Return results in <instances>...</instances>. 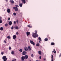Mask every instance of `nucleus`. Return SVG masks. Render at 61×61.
<instances>
[{
    "mask_svg": "<svg viewBox=\"0 0 61 61\" xmlns=\"http://www.w3.org/2000/svg\"><path fill=\"white\" fill-rule=\"evenodd\" d=\"M35 33H32V37H34V38H36L37 37H38V35H37V31L36 30L35 32Z\"/></svg>",
    "mask_w": 61,
    "mask_h": 61,
    "instance_id": "f257e3e1",
    "label": "nucleus"
},
{
    "mask_svg": "<svg viewBox=\"0 0 61 61\" xmlns=\"http://www.w3.org/2000/svg\"><path fill=\"white\" fill-rule=\"evenodd\" d=\"M29 50V51H31V48H30V46H29L28 47V48L27 47H25V51H27L28 50Z\"/></svg>",
    "mask_w": 61,
    "mask_h": 61,
    "instance_id": "f03ea898",
    "label": "nucleus"
},
{
    "mask_svg": "<svg viewBox=\"0 0 61 61\" xmlns=\"http://www.w3.org/2000/svg\"><path fill=\"white\" fill-rule=\"evenodd\" d=\"M2 59H3L4 61H6L7 60V58H6V56H4L2 57Z\"/></svg>",
    "mask_w": 61,
    "mask_h": 61,
    "instance_id": "7ed1b4c3",
    "label": "nucleus"
},
{
    "mask_svg": "<svg viewBox=\"0 0 61 61\" xmlns=\"http://www.w3.org/2000/svg\"><path fill=\"white\" fill-rule=\"evenodd\" d=\"M13 8L15 10V11H18V8L16 7H13Z\"/></svg>",
    "mask_w": 61,
    "mask_h": 61,
    "instance_id": "20e7f679",
    "label": "nucleus"
},
{
    "mask_svg": "<svg viewBox=\"0 0 61 61\" xmlns=\"http://www.w3.org/2000/svg\"><path fill=\"white\" fill-rule=\"evenodd\" d=\"M30 43L31 44V45H33V46H35V42H34L32 40H30Z\"/></svg>",
    "mask_w": 61,
    "mask_h": 61,
    "instance_id": "39448f33",
    "label": "nucleus"
},
{
    "mask_svg": "<svg viewBox=\"0 0 61 61\" xmlns=\"http://www.w3.org/2000/svg\"><path fill=\"white\" fill-rule=\"evenodd\" d=\"M21 61H24V60L25 59V57L24 56H22L21 57Z\"/></svg>",
    "mask_w": 61,
    "mask_h": 61,
    "instance_id": "423d86ee",
    "label": "nucleus"
},
{
    "mask_svg": "<svg viewBox=\"0 0 61 61\" xmlns=\"http://www.w3.org/2000/svg\"><path fill=\"white\" fill-rule=\"evenodd\" d=\"M26 54V51H23L22 52V54L23 55H24L25 56V55Z\"/></svg>",
    "mask_w": 61,
    "mask_h": 61,
    "instance_id": "0eeeda50",
    "label": "nucleus"
},
{
    "mask_svg": "<svg viewBox=\"0 0 61 61\" xmlns=\"http://www.w3.org/2000/svg\"><path fill=\"white\" fill-rule=\"evenodd\" d=\"M22 3L25 4V0H21Z\"/></svg>",
    "mask_w": 61,
    "mask_h": 61,
    "instance_id": "6e6552de",
    "label": "nucleus"
},
{
    "mask_svg": "<svg viewBox=\"0 0 61 61\" xmlns=\"http://www.w3.org/2000/svg\"><path fill=\"white\" fill-rule=\"evenodd\" d=\"M16 38V36L15 35H14L13 36V39H15Z\"/></svg>",
    "mask_w": 61,
    "mask_h": 61,
    "instance_id": "1a4fd4ad",
    "label": "nucleus"
},
{
    "mask_svg": "<svg viewBox=\"0 0 61 61\" xmlns=\"http://www.w3.org/2000/svg\"><path fill=\"white\" fill-rule=\"evenodd\" d=\"M30 34V32H26V35L27 36H29Z\"/></svg>",
    "mask_w": 61,
    "mask_h": 61,
    "instance_id": "9d476101",
    "label": "nucleus"
},
{
    "mask_svg": "<svg viewBox=\"0 0 61 61\" xmlns=\"http://www.w3.org/2000/svg\"><path fill=\"white\" fill-rule=\"evenodd\" d=\"M25 58L26 59H27L28 57V56L27 55H26L25 56Z\"/></svg>",
    "mask_w": 61,
    "mask_h": 61,
    "instance_id": "9b49d317",
    "label": "nucleus"
},
{
    "mask_svg": "<svg viewBox=\"0 0 61 61\" xmlns=\"http://www.w3.org/2000/svg\"><path fill=\"white\" fill-rule=\"evenodd\" d=\"M10 1L11 3H12V4H14V1H13V0H10Z\"/></svg>",
    "mask_w": 61,
    "mask_h": 61,
    "instance_id": "f8f14e48",
    "label": "nucleus"
},
{
    "mask_svg": "<svg viewBox=\"0 0 61 61\" xmlns=\"http://www.w3.org/2000/svg\"><path fill=\"white\" fill-rule=\"evenodd\" d=\"M7 12L8 13H9L10 12V9H8L7 10Z\"/></svg>",
    "mask_w": 61,
    "mask_h": 61,
    "instance_id": "ddd939ff",
    "label": "nucleus"
},
{
    "mask_svg": "<svg viewBox=\"0 0 61 61\" xmlns=\"http://www.w3.org/2000/svg\"><path fill=\"white\" fill-rule=\"evenodd\" d=\"M14 28L15 29H17V30L19 28H18V27L17 26H15Z\"/></svg>",
    "mask_w": 61,
    "mask_h": 61,
    "instance_id": "4468645a",
    "label": "nucleus"
},
{
    "mask_svg": "<svg viewBox=\"0 0 61 61\" xmlns=\"http://www.w3.org/2000/svg\"><path fill=\"white\" fill-rule=\"evenodd\" d=\"M51 61H54V60H53V59H54V58L53 57V55H51Z\"/></svg>",
    "mask_w": 61,
    "mask_h": 61,
    "instance_id": "2eb2a0df",
    "label": "nucleus"
},
{
    "mask_svg": "<svg viewBox=\"0 0 61 61\" xmlns=\"http://www.w3.org/2000/svg\"><path fill=\"white\" fill-rule=\"evenodd\" d=\"M52 53H54L55 54H56V51L55 49H54L53 51H52Z\"/></svg>",
    "mask_w": 61,
    "mask_h": 61,
    "instance_id": "dca6fc26",
    "label": "nucleus"
},
{
    "mask_svg": "<svg viewBox=\"0 0 61 61\" xmlns=\"http://www.w3.org/2000/svg\"><path fill=\"white\" fill-rule=\"evenodd\" d=\"M38 53L40 55H41V53H42L41 52V51H39L38 52Z\"/></svg>",
    "mask_w": 61,
    "mask_h": 61,
    "instance_id": "f3484780",
    "label": "nucleus"
},
{
    "mask_svg": "<svg viewBox=\"0 0 61 61\" xmlns=\"http://www.w3.org/2000/svg\"><path fill=\"white\" fill-rule=\"evenodd\" d=\"M51 46H54L55 45V43L51 42Z\"/></svg>",
    "mask_w": 61,
    "mask_h": 61,
    "instance_id": "a211bd4d",
    "label": "nucleus"
},
{
    "mask_svg": "<svg viewBox=\"0 0 61 61\" xmlns=\"http://www.w3.org/2000/svg\"><path fill=\"white\" fill-rule=\"evenodd\" d=\"M38 39L39 40V41H42V39L41 38H40V37H39L38 38Z\"/></svg>",
    "mask_w": 61,
    "mask_h": 61,
    "instance_id": "6ab92c4d",
    "label": "nucleus"
},
{
    "mask_svg": "<svg viewBox=\"0 0 61 61\" xmlns=\"http://www.w3.org/2000/svg\"><path fill=\"white\" fill-rule=\"evenodd\" d=\"M19 5L21 7H22V6L23 5V4H22V3H20V4H19Z\"/></svg>",
    "mask_w": 61,
    "mask_h": 61,
    "instance_id": "aec40b11",
    "label": "nucleus"
},
{
    "mask_svg": "<svg viewBox=\"0 0 61 61\" xmlns=\"http://www.w3.org/2000/svg\"><path fill=\"white\" fill-rule=\"evenodd\" d=\"M12 24V22L11 21H10L9 22V25H11Z\"/></svg>",
    "mask_w": 61,
    "mask_h": 61,
    "instance_id": "412c9836",
    "label": "nucleus"
},
{
    "mask_svg": "<svg viewBox=\"0 0 61 61\" xmlns=\"http://www.w3.org/2000/svg\"><path fill=\"white\" fill-rule=\"evenodd\" d=\"M28 27H29L30 28H32V26H30V25H27Z\"/></svg>",
    "mask_w": 61,
    "mask_h": 61,
    "instance_id": "4be33fe9",
    "label": "nucleus"
},
{
    "mask_svg": "<svg viewBox=\"0 0 61 61\" xmlns=\"http://www.w3.org/2000/svg\"><path fill=\"white\" fill-rule=\"evenodd\" d=\"M44 40H45V41H48V38H46L44 39Z\"/></svg>",
    "mask_w": 61,
    "mask_h": 61,
    "instance_id": "5701e85b",
    "label": "nucleus"
},
{
    "mask_svg": "<svg viewBox=\"0 0 61 61\" xmlns=\"http://www.w3.org/2000/svg\"><path fill=\"white\" fill-rule=\"evenodd\" d=\"M47 36V37L49 38V40H50V39H51V38H50L49 36Z\"/></svg>",
    "mask_w": 61,
    "mask_h": 61,
    "instance_id": "b1692460",
    "label": "nucleus"
},
{
    "mask_svg": "<svg viewBox=\"0 0 61 61\" xmlns=\"http://www.w3.org/2000/svg\"><path fill=\"white\" fill-rule=\"evenodd\" d=\"M14 53L15 52L14 51H12L11 52V54H12V55L14 54Z\"/></svg>",
    "mask_w": 61,
    "mask_h": 61,
    "instance_id": "393cba45",
    "label": "nucleus"
},
{
    "mask_svg": "<svg viewBox=\"0 0 61 61\" xmlns=\"http://www.w3.org/2000/svg\"><path fill=\"white\" fill-rule=\"evenodd\" d=\"M39 46V43H37L36 44V46Z\"/></svg>",
    "mask_w": 61,
    "mask_h": 61,
    "instance_id": "a878e982",
    "label": "nucleus"
},
{
    "mask_svg": "<svg viewBox=\"0 0 61 61\" xmlns=\"http://www.w3.org/2000/svg\"><path fill=\"white\" fill-rule=\"evenodd\" d=\"M19 51H20V52H23V50H22V49H20Z\"/></svg>",
    "mask_w": 61,
    "mask_h": 61,
    "instance_id": "bb28decb",
    "label": "nucleus"
},
{
    "mask_svg": "<svg viewBox=\"0 0 61 61\" xmlns=\"http://www.w3.org/2000/svg\"><path fill=\"white\" fill-rule=\"evenodd\" d=\"M0 30L1 31H2L3 30V28L2 27H1L0 28Z\"/></svg>",
    "mask_w": 61,
    "mask_h": 61,
    "instance_id": "cd10ccee",
    "label": "nucleus"
},
{
    "mask_svg": "<svg viewBox=\"0 0 61 61\" xmlns=\"http://www.w3.org/2000/svg\"><path fill=\"white\" fill-rule=\"evenodd\" d=\"M13 15H15V16L16 15V14L15 13H14L13 14Z\"/></svg>",
    "mask_w": 61,
    "mask_h": 61,
    "instance_id": "c85d7f7f",
    "label": "nucleus"
},
{
    "mask_svg": "<svg viewBox=\"0 0 61 61\" xmlns=\"http://www.w3.org/2000/svg\"><path fill=\"white\" fill-rule=\"evenodd\" d=\"M7 37L8 38V39H10V36H7Z\"/></svg>",
    "mask_w": 61,
    "mask_h": 61,
    "instance_id": "c756f323",
    "label": "nucleus"
},
{
    "mask_svg": "<svg viewBox=\"0 0 61 61\" xmlns=\"http://www.w3.org/2000/svg\"><path fill=\"white\" fill-rule=\"evenodd\" d=\"M15 6H16V7H19V5H15Z\"/></svg>",
    "mask_w": 61,
    "mask_h": 61,
    "instance_id": "7c9ffc66",
    "label": "nucleus"
},
{
    "mask_svg": "<svg viewBox=\"0 0 61 61\" xmlns=\"http://www.w3.org/2000/svg\"><path fill=\"white\" fill-rule=\"evenodd\" d=\"M14 29V26H12L11 27V29L13 30V29Z\"/></svg>",
    "mask_w": 61,
    "mask_h": 61,
    "instance_id": "2f4dec72",
    "label": "nucleus"
},
{
    "mask_svg": "<svg viewBox=\"0 0 61 61\" xmlns=\"http://www.w3.org/2000/svg\"><path fill=\"white\" fill-rule=\"evenodd\" d=\"M11 47H9V50H11Z\"/></svg>",
    "mask_w": 61,
    "mask_h": 61,
    "instance_id": "473e14b6",
    "label": "nucleus"
},
{
    "mask_svg": "<svg viewBox=\"0 0 61 61\" xmlns=\"http://www.w3.org/2000/svg\"><path fill=\"white\" fill-rule=\"evenodd\" d=\"M16 59H14L12 61H16Z\"/></svg>",
    "mask_w": 61,
    "mask_h": 61,
    "instance_id": "72a5a7b5",
    "label": "nucleus"
},
{
    "mask_svg": "<svg viewBox=\"0 0 61 61\" xmlns=\"http://www.w3.org/2000/svg\"><path fill=\"white\" fill-rule=\"evenodd\" d=\"M1 55H4V52H1Z\"/></svg>",
    "mask_w": 61,
    "mask_h": 61,
    "instance_id": "f704fd0d",
    "label": "nucleus"
},
{
    "mask_svg": "<svg viewBox=\"0 0 61 61\" xmlns=\"http://www.w3.org/2000/svg\"><path fill=\"white\" fill-rule=\"evenodd\" d=\"M5 26H7V25H8V24H5Z\"/></svg>",
    "mask_w": 61,
    "mask_h": 61,
    "instance_id": "c9c22d12",
    "label": "nucleus"
},
{
    "mask_svg": "<svg viewBox=\"0 0 61 61\" xmlns=\"http://www.w3.org/2000/svg\"><path fill=\"white\" fill-rule=\"evenodd\" d=\"M2 20H0V23L1 24L2 23Z\"/></svg>",
    "mask_w": 61,
    "mask_h": 61,
    "instance_id": "e433bc0d",
    "label": "nucleus"
},
{
    "mask_svg": "<svg viewBox=\"0 0 61 61\" xmlns=\"http://www.w3.org/2000/svg\"><path fill=\"white\" fill-rule=\"evenodd\" d=\"M18 34H19V33H18V32H17L16 33V35H18Z\"/></svg>",
    "mask_w": 61,
    "mask_h": 61,
    "instance_id": "4c0bfd02",
    "label": "nucleus"
},
{
    "mask_svg": "<svg viewBox=\"0 0 61 61\" xmlns=\"http://www.w3.org/2000/svg\"><path fill=\"white\" fill-rule=\"evenodd\" d=\"M34 56V55H33V54H32L31 55V56L32 57H33V56Z\"/></svg>",
    "mask_w": 61,
    "mask_h": 61,
    "instance_id": "58836bf2",
    "label": "nucleus"
},
{
    "mask_svg": "<svg viewBox=\"0 0 61 61\" xmlns=\"http://www.w3.org/2000/svg\"><path fill=\"white\" fill-rule=\"evenodd\" d=\"M14 24H16V22H15V21H14Z\"/></svg>",
    "mask_w": 61,
    "mask_h": 61,
    "instance_id": "ea45409f",
    "label": "nucleus"
},
{
    "mask_svg": "<svg viewBox=\"0 0 61 61\" xmlns=\"http://www.w3.org/2000/svg\"><path fill=\"white\" fill-rule=\"evenodd\" d=\"M4 43H6V41H5V40L4 41Z\"/></svg>",
    "mask_w": 61,
    "mask_h": 61,
    "instance_id": "a19ab883",
    "label": "nucleus"
},
{
    "mask_svg": "<svg viewBox=\"0 0 61 61\" xmlns=\"http://www.w3.org/2000/svg\"><path fill=\"white\" fill-rule=\"evenodd\" d=\"M61 56V53L59 55V57H60Z\"/></svg>",
    "mask_w": 61,
    "mask_h": 61,
    "instance_id": "79ce46f5",
    "label": "nucleus"
},
{
    "mask_svg": "<svg viewBox=\"0 0 61 61\" xmlns=\"http://www.w3.org/2000/svg\"><path fill=\"white\" fill-rule=\"evenodd\" d=\"M41 58H42V57H41V56H40V59H41Z\"/></svg>",
    "mask_w": 61,
    "mask_h": 61,
    "instance_id": "37998d69",
    "label": "nucleus"
},
{
    "mask_svg": "<svg viewBox=\"0 0 61 61\" xmlns=\"http://www.w3.org/2000/svg\"><path fill=\"white\" fill-rule=\"evenodd\" d=\"M6 2H8V0H5Z\"/></svg>",
    "mask_w": 61,
    "mask_h": 61,
    "instance_id": "c03bdc74",
    "label": "nucleus"
},
{
    "mask_svg": "<svg viewBox=\"0 0 61 61\" xmlns=\"http://www.w3.org/2000/svg\"><path fill=\"white\" fill-rule=\"evenodd\" d=\"M10 18H9L8 19V20H10Z\"/></svg>",
    "mask_w": 61,
    "mask_h": 61,
    "instance_id": "a18cd8bd",
    "label": "nucleus"
},
{
    "mask_svg": "<svg viewBox=\"0 0 61 61\" xmlns=\"http://www.w3.org/2000/svg\"><path fill=\"white\" fill-rule=\"evenodd\" d=\"M16 22H17V23H18V20H17Z\"/></svg>",
    "mask_w": 61,
    "mask_h": 61,
    "instance_id": "49530a36",
    "label": "nucleus"
},
{
    "mask_svg": "<svg viewBox=\"0 0 61 61\" xmlns=\"http://www.w3.org/2000/svg\"><path fill=\"white\" fill-rule=\"evenodd\" d=\"M46 60V59H44V61H45Z\"/></svg>",
    "mask_w": 61,
    "mask_h": 61,
    "instance_id": "de8ad7c7",
    "label": "nucleus"
},
{
    "mask_svg": "<svg viewBox=\"0 0 61 61\" xmlns=\"http://www.w3.org/2000/svg\"><path fill=\"white\" fill-rule=\"evenodd\" d=\"M2 18V17H0V19H1Z\"/></svg>",
    "mask_w": 61,
    "mask_h": 61,
    "instance_id": "09e8293b",
    "label": "nucleus"
},
{
    "mask_svg": "<svg viewBox=\"0 0 61 61\" xmlns=\"http://www.w3.org/2000/svg\"><path fill=\"white\" fill-rule=\"evenodd\" d=\"M40 41H39V43H41V42H40Z\"/></svg>",
    "mask_w": 61,
    "mask_h": 61,
    "instance_id": "8fccbe9b",
    "label": "nucleus"
},
{
    "mask_svg": "<svg viewBox=\"0 0 61 61\" xmlns=\"http://www.w3.org/2000/svg\"><path fill=\"white\" fill-rule=\"evenodd\" d=\"M36 61H38V60H36Z\"/></svg>",
    "mask_w": 61,
    "mask_h": 61,
    "instance_id": "3c124183",
    "label": "nucleus"
},
{
    "mask_svg": "<svg viewBox=\"0 0 61 61\" xmlns=\"http://www.w3.org/2000/svg\"><path fill=\"white\" fill-rule=\"evenodd\" d=\"M26 1L27 2V1H28L27 0H26Z\"/></svg>",
    "mask_w": 61,
    "mask_h": 61,
    "instance_id": "603ef678",
    "label": "nucleus"
},
{
    "mask_svg": "<svg viewBox=\"0 0 61 61\" xmlns=\"http://www.w3.org/2000/svg\"><path fill=\"white\" fill-rule=\"evenodd\" d=\"M5 10H4V11H5Z\"/></svg>",
    "mask_w": 61,
    "mask_h": 61,
    "instance_id": "864d4df0",
    "label": "nucleus"
}]
</instances>
